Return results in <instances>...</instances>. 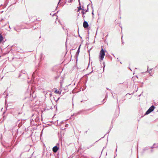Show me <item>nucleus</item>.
<instances>
[{
  "mask_svg": "<svg viewBox=\"0 0 158 158\" xmlns=\"http://www.w3.org/2000/svg\"><path fill=\"white\" fill-rule=\"evenodd\" d=\"M105 55V52L103 48H102L100 52L99 60L101 61L103 60Z\"/></svg>",
  "mask_w": 158,
  "mask_h": 158,
  "instance_id": "nucleus-1",
  "label": "nucleus"
},
{
  "mask_svg": "<svg viewBox=\"0 0 158 158\" xmlns=\"http://www.w3.org/2000/svg\"><path fill=\"white\" fill-rule=\"evenodd\" d=\"M33 118L32 120H31V123H32V122L34 121L35 122L37 123L39 121V118L36 114L33 115H32Z\"/></svg>",
  "mask_w": 158,
  "mask_h": 158,
  "instance_id": "nucleus-2",
  "label": "nucleus"
},
{
  "mask_svg": "<svg viewBox=\"0 0 158 158\" xmlns=\"http://www.w3.org/2000/svg\"><path fill=\"white\" fill-rule=\"evenodd\" d=\"M155 109V107L153 106H152L151 107H150L148 109V110L146 111L145 115L148 114L151 112L152 111Z\"/></svg>",
  "mask_w": 158,
  "mask_h": 158,
  "instance_id": "nucleus-3",
  "label": "nucleus"
},
{
  "mask_svg": "<svg viewBox=\"0 0 158 158\" xmlns=\"http://www.w3.org/2000/svg\"><path fill=\"white\" fill-rule=\"evenodd\" d=\"M57 145L54 147L52 148V151L54 152H56L59 149V143H57Z\"/></svg>",
  "mask_w": 158,
  "mask_h": 158,
  "instance_id": "nucleus-4",
  "label": "nucleus"
},
{
  "mask_svg": "<svg viewBox=\"0 0 158 158\" xmlns=\"http://www.w3.org/2000/svg\"><path fill=\"white\" fill-rule=\"evenodd\" d=\"M83 25L84 28H86L88 27L89 24L87 22L84 21L83 23Z\"/></svg>",
  "mask_w": 158,
  "mask_h": 158,
  "instance_id": "nucleus-5",
  "label": "nucleus"
},
{
  "mask_svg": "<svg viewBox=\"0 0 158 158\" xmlns=\"http://www.w3.org/2000/svg\"><path fill=\"white\" fill-rule=\"evenodd\" d=\"M79 4L80 5V6L78 7L77 8H78V10L77 11V12H78L81 10H82V9L81 7L80 2V1H79ZM82 10H83L84 9H82Z\"/></svg>",
  "mask_w": 158,
  "mask_h": 158,
  "instance_id": "nucleus-6",
  "label": "nucleus"
},
{
  "mask_svg": "<svg viewBox=\"0 0 158 158\" xmlns=\"http://www.w3.org/2000/svg\"><path fill=\"white\" fill-rule=\"evenodd\" d=\"M157 147H158V145H157L156 146V144L154 143V144L153 146H152L150 147V148H156Z\"/></svg>",
  "mask_w": 158,
  "mask_h": 158,
  "instance_id": "nucleus-7",
  "label": "nucleus"
},
{
  "mask_svg": "<svg viewBox=\"0 0 158 158\" xmlns=\"http://www.w3.org/2000/svg\"><path fill=\"white\" fill-rule=\"evenodd\" d=\"M3 40V37L2 35L1 34H0V43H1L2 42Z\"/></svg>",
  "mask_w": 158,
  "mask_h": 158,
  "instance_id": "nucleus-8",
  "label": "nucleus"
},
{
  "mask_svg": "<svg viewBox=\"0 0 158 158\" xmlns=\"http://www.w3.org/2000/svg\"><path fill=\"white\" fill-rule=\"evenodd\" d=\"M55 92L57 94H60L61 93L59 91H58L57 89L55 90Z\"/></svg>",
  "mask_w": 158,
  "mask_h": 158,
  "instance_id": "nucleus-9",
  "label": "nucleus"
},
{
  "mask_svg": "<svg viewBox=\"0 0 158 158\" xmlns=\"http://www.w3.org/2000/svg\"><path fill=\"white\" fill-rule=\"evenodd\" d=\"M80 46H81V45L78 48V49L77 51V54L79 53V52H80Z\"/></svg>",
  "mask_w": 158,
  "mask_h": 158,
  "instance_id": "nucleus-10",
  "label": "nucleus"
},
{
  "mask_svg": "<svg viewBox=\"0 0 158 158\" xmlns=\"http://www.w3.org/2000/svg\"><path fill=\"white\" fill-rule=\"evenodd\" d=\"M148 69H147V71L146 72H148L149 73V74L151 76L152 75L151 74V73L150 72V71H148Z\"/></svg>",
  "mask_w": 158,
  "mask_h": 158,
  "instance_id": "nucleus-11",
  "label": "nucleus"
},
{
  "mask_svg": "<svg viewBox=\"0 0 158 158\" xmlns=\"http://www.w3.org/2000/svg\"><path fill=\"white\" fill-rule=\"evenodd\" d=\"M81 13H82V15H84L85 14V13L84 12V11H82L81 12Z\"/></svg>",
  "mask_w": 158,
  "mask_h": 158,
  "instance_id": "nucleus-12",
  "label": "nucleus"
},
{
  "mask_svg": "<svg viewBox=\"0 0 158 158\" xmlns=\"http://www.w3.org/2000/svg\"><path fill=\"white\" fill-rule=\"evenodd\" d=\"M83 15V16H82V17H83V18H84V17H85V15Z\"/></svg>",
  "mask_w": 158,
  "mask_h": 158,
  "instance_id": "nucleus-13",
  "label": "nucleus"
},
{
  "mask_svg": "<svg viewBox=\"0 0 158 158\" xmlns=\"http://www.w3.org/2000/svg\"><path fill=\"white\" fill-rule=\"evenodd\" d=\"M61 0H60L59 1V2L58 3V4L60 3V1H61Z\"/></svg>",
  "mask_w": 158,
  "mask_h": 158,
  "instance_id": "nucleus-14",
  "label": "nucleus"
},
{
  "mask_svg": "<svg viewBox=\"0 0 158 158\" xmlns=\"http://www.w3.org/2000/svg\"><path fill=\"white\" fill-rule=\"evenodd\" d=\"M92 14L93 15H94V13H93V12H92Z\"/></svg>",
  "mask_w": 158,
  "mask_h": 158,
  "instance_id": "nucleus-15",
  "label": "nucleus"
},
{
  "mask_svg": "<svg viewBox=\"0 0 158 158\" xmlns=\"http://www.w3.org/2000/svg\"><path fill=\"white\" fill-rule=\"evenodd\" d=\"M152 69H150V71H151V70H152Z\"/></svg>",
  "mask_w": 158,
  "mask_h": 158,
  "instance_id": "nucleus-16",
  "label": "nucleus"
},
{
  "mask_svg": "<svg viewBox=\"0 0 158 158\" xmlns=\"http://www.w3.org/2000/svg\"><path fill=\"white\" fill-rule=\"evenodd\" d=\"M9 28H10V26H9Z\"/></svg>",
  "mask_w": 158,
  "mask_h": 158,
  "instance_id": "nucleus-17",
  "label": "nucleus"
}]
</instances>
